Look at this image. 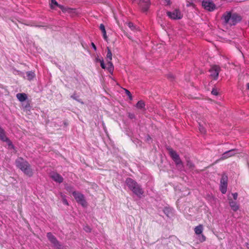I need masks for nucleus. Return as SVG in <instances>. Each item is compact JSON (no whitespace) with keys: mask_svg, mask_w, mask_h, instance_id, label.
<instances>
[{"mask_svg":"<svg viewBox=\"0 0 249 249\" xmlns=\"http://www.w3.org/2000/svg\"><path fill=\"white\" fill-rule=\"evenodd\" d=\"M164 213L169 217L172 214V209L169 207H165L163 209Z\"/></svg>","mask_w":249,"mask_h":249,"instance_id":"nucleus-23","label":"nucleus"},{"mask_svg":"<svg viewBox=\"0 0 249 249\" xmlns=\"http://www.w3.org/2000/svg\"><path fill=\"white\" fill-rule=\"evenodd\" d=\"M220 190L223 194H225L227 192V182L222 178L220 181Z\"/></svg>","mask_w":249,"mask_h":249,"instance_id":"nucleus-14","label":"nucleus"},{"mask_svg":"<svg viewBox=\"0 0 249 249\" xmlns=\"http://www.w3.org/2000/svg\"><path fill=\"white\" fill-rule=\"evenodd\" d=\"M232 196H233V199L234 200H236L238 196V194L237 193L232 194Z\"/></svg>","mask_w":249,"mask_h":249,"instance_id":"nucleus-37","label":"nucleus"},{"mask_svg":"<svg viewBox=\"0 0 249 249\" xmlns=\"http://www.w3.org/2000/svg\"><path fill=\"white\" fill-rule=\"evenodd\" d=\"M66 190L69 192V193H71L72 194V192H75L73 191V187L71 185H69L68 184L65 185Z\"/></svg>","mask_w":249,"mask_h":249,"instance_id":"nucleus-27","label":"nucleus"},{"mask_svg":"<svg viewBox=\"0 0 249 249\" xmlns=\"http://www.w3.org/2000/svg\"><path fill=\"white\" fill-rule=\"evenodd\" d=\"M167 15L172 19H180L183 17V15L178 9H175L172 11H167Z\"/></svg>","mask_w":249,"mask_h":249,"instance_id":"nucleus-7","label":"nucleus"},{"mask_svg":"<svg viewBox=\"0 0 249 249\" xmlns=\"http://www.w3.org/2000/svg\"><path fill=\"white\" fill-rule=\"evenodd\" d=\"M62 196V202L64 204L66 205H69L68 202L67 200L66 199V196L65 195Z\"/></svg>","mask_w":249,"mask_h":249,"instance_id":"nucleus-29","label":"nucleus"},{"mask_svg":"<svg viewBox=\"0 0 249 249\" xmlns=\"http://www.w3.org/2000/svg\"><path fill=\"white\" fill-rule=\"evenodd\" d=\"M16 97L21 102H24L27 99V96L24 93H19L17 94Z\"/></svg>","mask_w":249,"mask_h":249,"instance_id":"nucleus-17","label":"nucleus"},{"mask_svg":"<svg viewBox=\"0 0 249 249\" xmlns=\"http://www.w3.org/2000/svg\"><path fill=\"white\" fill-rule=\"evenodd\" d=\"M187 166H188L189 167L191 168L194 166V165L191 162L188 161L187 162Z\"/></svg>","mask_w":249,"mask_h":249,"instance_id":"nucleus-38","label":"nucleus"},{"mask_svg":"<svg viewBox=\"0 0 249 249\" xmlns=\"http://www.w3.org/2000/svg\"><path fill=\"white\" fill-rule=\"evenodd\" d=\"M27 79L29 81L33 80L36 76L35 72L33 71H28L26 72Z\"/></svg>","mask_w":249,"mask_h":249,"instance_id":"nucleus-21","label":"nucleus"},{"mask_svg":"<svg viewBox=\"0 0 249 249\" xmlns=\"http://www.w3.org/2000/svg\"><path fill=\"white\" fill-rule=\"evenodd\" d=\"M108 67L107 68V71L110 73H112L114 70V66L112 63L108 61L107 62Z\"/></svg>","mask_w":249,"mask_h":249,"instance_id":"nucleus-24","label":"nucleus"},{"mask_svg":"<svg viewBox=\"0 0 249 249\" xmlns=\"http://www.w3.org/2000/svg\"><path fill=\"white\" fill-rule=\"evenodd\" d=\"M94 61H95V62H96V63L99 62L100 63L101 67L102 69H106V66L104 63L103 58L102 57L100 58L97 55L96 56H95Z\"/></svg>","mask_w":249,"mask_h":249,"instance_id":"nucleus-18","label":"nucleus"},{"mask_svg":"<svg viewBox=\"0 0 249 249\" xmlns=\"http://www.w3.org/2000/svg\"><path fill=\"white\" fill-rule=\"evenodd\" d=\"M72 195L78 204L84 207L87 206V203L85 199L84 196L82 194L78 192H72Z\"/></svg>","mask_w":249,"mask_h":249,"instance_id":"nucleus-6","label":"nucleus"},{"mask_svg":"<svg viewBox=\"0 0 249 249\" xmlns=\"http://www.w3.org/2000/svg\"><path fill=\"white\" fill-rule=\"evenodd\" d=\"M99 28L102 31L103 35V38L105 40H107V36L106 33V31L105 29V27L103 24H101Z\"/></svg>","mask_w":249,"mask_h":249,"instance_id":"nucleus-20","label":"nucleus"},{"mask_svg":"<svg viewBox=\"0 0 249 249\" xmlns=\"http://www.w3.org/2000/svg\"><path fill=\"white\" fill-rule=\"evenodd\" d=\"M84 230L87 232H90L91 231L90 228L88 225L84 226Z\"/></svg>","mask_w":249,"mask_h":249,"instance_id":"nucleus-31","label":"nucleus"},{"mask_svg":"<svg viewBox=\"0 0 249 249\" xmlns=\"http://www.w3.org/2000/svg\"><path fill=\"white\" fill-rule=\"evenodd\" d=\"M168 77L169 78H174L173 75L171 74H168Z\"/></svg>","mask_w":249,"mask_h":249,"instance_id":"nucleus-42","label":"nucleus"},{"mask_svg":"<svg viewBox=\"0 0 249 249\" xmlns=\"http://www.w3.org/2000/svg\"><path fill=\"white\" fill-rule=\"evenodd\" d=\"M59 8L62 10L64 13H73L75 10V9L70 8L68 7H65L63 5H59Z\"/></svg>","mask_w":249,"mask_h":249,"instance_id":"nucleus-15","label":"nucleus"},{"mask_svg":"<svg viewBox=\"0 0 249 249\" xmlns=\"http://www.w3.org/2000/svg\"><path fill=\"white\" fill-rule=\"evenodd\" d=\"M51 8H54V6H56L59 7V4L55 0H51V3L50 4Z\"/></svg>","mask_w":249,"mask_h":249,"instance_id":"nucleus-28","label":"nucleus"},{"mask_svg":"<svg viewBox=\"0 0 249 249\" xmlns=\"http://www.w3.org/2000/svg\"><path fill=\"white\" fill-rule=\"evenodd\" d=\"M107 62L108 61H111V60H112V53L110 51V50L109 49V47H107Z\"/></svg>","mask_w":249,"mask_h":249,"instance_id":"nucleus-25","label":"nucleus"},{"mask_svg":"<svg viewBox=\"0 0 249 249\" xmlns=\"http://www.w3.org/2000/svg\"><path fill=\"white\" fill-rule=\"evenodd\" d=\"M138 3L143 12L147 11L151 4L150 0H138Z\"/></svg>","mask_w":249,"mask_h":249,"instance_id":"nucleus-11","label":"nucleus"},{"mask_svg":"<svg viewBox=\"0 0 249 249\" xmlns=\"http://www.w3.org/2000/svg\"><path fill=\"white\" fill-rule=\"evenodd\" d=\"M220 67L217 65L213 66L209 71L210 72V76L214 80H216L218 78Z\"/></svg>","mask_w":249,"mask_h":249,"instance_id":"nucleus-10","label":"nucleus"},{"mask_svg":"<svg viewBox=\"0 0 249 249\" xmlns=\"http://www.w3.org/2000/svg\"><path fill=\"white\" fill-rule=\"evenodd\" d=\"M203 230V227L202 225L199 224L196 227L194 231L196 235H200L202 233Z\"/></svg>","mask_w":249,"mask_h":249,"instance_id":"nucleus-19","label":"nucleus"},{"mask_svg":"<svg viewBox=\"0 0 249 249\" xmlns=\"http://www.w3.org/2000/svg\"><path fill=\"white\" fill-rule=\"evenodd\" d=\"M247 86L248 89H249V83L247 84Z\"/></svg>","mask_w":249,"mask_h":249,"instance_id":"nucleus-44","label":"nucleus"},{"mask_svg":"<svg viewBox=\"0 0 249 249\" xmlns=\"http://www.w3.org/2000/svg\"><path fill=\"white\" fill-rule=\"evenodd\" d=\"M238 153V150L236 149H232L229 151L225 152L221 157V160H225L229 157L235 155L236 154Z\"/></svg>","mask_w":249,"mask_h":249,"instance_id":"nucleus-12","label":"nucleus"},{"mask_svg":"<svg viewBox=\"0 0 249 249\" xmlns=\"http://www.w3.org/2000/svg\"><path fill=\"white\" fill-rule=\"evenodd\" d=\"M200 235V236L199 238V241L201 242L205 241V240H206L205 236L203 234H201Z\"/></svg>","mask_w":249,"mask_h":249,"instance_id":"nucleus-30","label":"nucleus"},{"mask_svg":"<svg viewBox=\"0 0 249 249\" xmlns=\"http://www.w3.org/2000/svg\"><path fill=\"white\" fill-rule=\"evenodd\" d=\"M212 93L214 95H217L218 94V92L216 89H213L212 91Z\"/></svg>","mask_w":249,"mask_h":249,"instance_id":"nucleus-36","label":"nucleus"},{"mask_svg":"<svg viewBox=\"0 0 249 249\" xmlns=\"http://www.w3.org/2000/svg\"><path fill=\"white\" fill-rule=\"evenodd\" d=\"M166 2L167 5H169L170 4V0H164Z\"/></svg>","mask_w":249,"mask_h":249,"instance_id":"nucleus-41","label":"nucleus"},{"mask_svg":"<svg viewBox=\"0 0 249 249\" xmlns=\"http://www.w3.org/2000/svg\"><path fill=\"white\" fill-rule=\"evenodd\" d=\"M51 177L54 181L59 183H62L63 181V177L57 173H52Z\"/></svg>","mask_w":249,"mask_h":249,"instance_id":"nucleus-13","label":"nucleus"},{"mask_svg":"<svg viewBox=\"0 0 249 249\" xmlns=\"http://www.w3.org/2000/svg\"><path fill=\"white\" fill-rule=\"evenodd\" d=\"M128 26L131 30H134L135 27L134 26V24L131 22H129L128 23Z\"/></svg>","mask_w":249,"mask_h":249,"instance_id":"nucleus-32","label":"nucleus"},{"mask_svg":"<svg viewBox=\"0 0 249 249\" xmlns=\"http://www.w3.org/2000/svg\"><path fill=\"white\" fill-rule=\"evenodd\" d=\"M128 116L131 119H133L135 118V115L134 113H129Z\"/></svg>","mask_w":249,"mask_h":249,"instance_id":"nucleus-35","label":"nucleus"},{"mask_svg":"<svg viewBox=\"0 0 249 249\" xmlns=\"http://www.w3.org/2000/svg\"><path fill=\"white\" fill-rule=\"evenodd\" d=\"M78 96H77L76 95V94H73L71 96V98L75 100H77L78 101V102H80V100H79L77 98H78Z\"/></svg>","mask_w":249,"mask_h":249,"instance_id":"nucleus-34","label":"nucleus"},{"mask_svg":"<svg viewBox=\"0 0 249 249\" xmlns=\"http://www.w3.org/2000/svg\"><path fill=\"white\" fill-rule=\"evenodd\" d=\"M169 154L172 160L174 161L176 165L179 167L182 166V162L180 159L178 154L173 149L169 150Z\"/></svg>","mask_w":249,"mask_h":249,"instance_id":"nucleus-8","label":"nucleus"},{"mask_svg":"<svg viewBox=\"0 0 249 249\" xmlns=\"http://www.w3.org/2000/svg\"><path fill=\"white\" fill-rule=\"evenodd\" d=\"M0 140L2 141L6 142L8 145V148L9 149H14L15 146L13 144L12 142L9 140V139L6 136L5 132L4 130L0 126Z\"/></svg>","mask_w":249,"mask_h":249,"instance_id":"nucleus-5","label":"nucleus"},{"mask_svg":"<svg viewBox=\"0 0 249 249\" xmlns=\"http://www.w3.org/2000/svg\"><path fill=\"white\" fill-rule=\"evenodd\" d=\"M145 106L144 102L142 100L139 101L136 105V107L141 109H144Z\"/></svg>","mask_w":249,"mask_h":249,"instance_id":"nucleus-22","label":"nucleus"},{"mask_svg":"<svg viewBox=\"0 0 249 249\" xmlns=\"http://www.w3.org/2000/svg\"><path fill=\"white\" fill-rule=\"evenodd\" d=\"M47 237L55 249H63L62 245L51 232H48Z\"/></svg>","mask_w":249,"mask_h":249,"instance_id":"nucleus-4","label":"nucleus"},{"mask_svg":"<svg viewBox=\"0 0 249 249\" xmlns=\"http://www.w3.org/2000/svg\"><path fill=\"white\" fill-rule=\"evenodd\" d=\"M229 204L231 209L233 211H237L239 209V205L237 204L236 201H234L231 199H229Z\"/></svg>","mask_w":249,"mask_h":249,"instance_id":"nucleus-16","label":"nucleus"},{"mask_svg":"<svg viewBox=\"0 0 249 249\" xmlns=\"http://www.w3.org/2000/svg\"><path fill=\"white\" fill-rule=\"evenodd\" d=\"M224 24L230 26L235 25L241 19V17L237 13H232L231 12H226L223 14L222 18Z\"/></svg>","mask_w":249,"mask_h":249,"instance_id":"nucleus-1","label":"nucleus"},{"mask_svg":"<svg viewBox=\"0 0 249 249\" xmlns=\"http://www.w3.org/2000/svg\"><path fill=\"white\" fill-rule=\"evenodd\" d=\"M18 168L20 169L25 175L29 177H32L33 172L29 162L22 158H18L15 161Z\"/></svg>","mask_w":249,"mask_h":249,"instance_id":"nucleus-2","label":"nucleus"},{"mask_svg":"<svg viewBox=\"0 0 249 249\" xmlns=\"http://www.w3.org/2000/svg\"><path fill=\"white\" fill-rule=\"evenodd\" d=\"M91 46L94 51H96L97 48H96V47L94 43H93V42L91 43Z\"/></svg>","mask_w":249,"mask_h":249,"instance_id":"nucleus-39","label":"nucleus"},{"mask_svg":"<svg viewBox=\"0 0 249 249\" xmlns=\"http://www.w3.org/2000/svg\"><path fill=\"white\" fill-rule=\"evenodd\" d=\"M125 93L127 94V95H128L129 96L130 99L132 100V97L131 94L129 90L125 89Z\"/></svg>","mask_w":249,"mask_h":249,"instance_id":"nucleus-33","label":"nucleus"},{"mask_svg":"<svg viewBox=\"0 0 249 249\" xmlns=\"http://www.w3.org/2000/svg\"><path fill=\"white\" fill-rule=\"evenodd\" d=\"M202 5L205 10L210 12L213 11L215 9V5L211 0H203Z\"/></svg>","mask_w":249,"mask_h":249,"instance_id":"nucleus-9","label":"nucleus"},{"mask_svg":"<svg viewBox=\"0 0 249 249\" xmlns=\"http://www.w3.org/2000/svg\"><path fill=\"white\" fill-rule=\"evenodd\" d=\"M125 183L129 189L138 197H141L143 194V191L141 186L131 178H127L125 180Z\"/></svg>","mask_w":249,"mask_h":249,"instance_id":"nucleus-3","label":"nucleus"},{"mask_svg":"<svg viewBox=\"0 0 249 249\" xmlns=\"http://www.w3.org/2000/svg\"><path fill=\"white\" fill-rule=\"evenodd\" d=\"M246 247L249 249V244L248 243H246Z\"/></svg>","mask_w":249,"mask_h":249,"instance_id":"nucleus-43","label":"nucleus"},{"mask_svg":"<svg viewBox=\"0 0 249 249\" xmlns=\"http://www.w3.org/2000/svg\"><path fill=\"white\" fill-rule=\"evenodd\" d=\"M199 124V130L202 134H204L206 132V129L200 123H198Z\"/></svg>","mask_w":249,"mask_h":249,"instance_id":"nucleus-26","label":"nucleus"},{"mask_svg":"<svg viewBox=\"0 0 249 249\" xmlns=\"http://www.w3.org/2000/svg\"><path fill=\"white\" fill-rule=\"evenodd\" d=\"M151 137L149 135H147L146 136V141L148 142H149L150 141H151Z\"/></svg>","mask_w":249,"mask_h":249,"instance_id":"nucleus-40","label":"nucleus"}]
</instances>
